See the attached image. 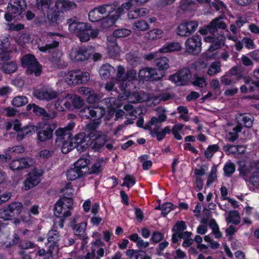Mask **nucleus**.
Wrapping results in <instances>:
<instances>
[{"instance_id": "7ed1b4c3", "label": "nucleus", "mask_w": 259, "mask_h": 259, "mask_svg": "<svg viewBox=\"0 0 259 259\" xmlns=\"http://www.w3.org/2000/svg\"><path fill=\"white\" fill-rule=\"evenodd\" d=\"M65 80L70 85L84 83L90 79L89 74L87 72H82L80 70H73L64 73Z\"/></svg>"}, {"instance_id": "b1692460", "label": "nucleus", "mask_w": 259, "mask_h": 259, "mask_svg": "<svg viewBox=\"0 0 259 259\" xmlns=\"http://www.w3.org/2000/svg\"><path fill=\"white\" fill-rule=\"evenodd\" d=\"M115 69L109 64L103 65L99 71L100 75L103 79H107L114 74Z\"/></svg>"}, {"instance_id": "052dcab7", "label": "nucleus", "mask_w": 259, "mask_h": 259, "mask_svg": "<svg viewBox=\"0 0 259 259\" xmlns=\"http://www.w3.org/2000/svg\"><path fill=\"white\" fill-rule=\"evenodd\" d=\"M148 156L147 155H142L140 157V161L143 162L142 167L143 169L148 170L152 165V162L151 160H147Z\"/></svg>"}, {"instance_id": "864d4df0", "label": "nucleus", "mask_w": 259, "mask_h": 259, "mask_svg": "<svg viewBox=\"0 0 259 259\" xmlns=\"http://www.w3.org/2000/svg\"><path fill=\"white\" fill-rule=\"evenodd\" d=\"M89 163L90 160L89 159L81 157L74 163V166L78 169L82 170V168H85Z\"/></svg>"}, {"instance_id": "72a5a7b5", "label": "nucleus", "mask_w": 259, "mask_h": 259, "mask_svg": "<svg viewBox=\"0 0 259 259\" xmlns=\"http://www.w3.org/2000/svg\"><path fill=\"white\" fill-rule=\"evenodd\" d=\"M100 124V122L98 121L90 122L85 126L84 130L86 132L89 133L88 136L91 137H92V134L95 135L97 133H99V132L97 131L96 129L98 128Z\"/></svg>"}, {"instance_id": "2f4dec72", "label": "nucleus", "mask_w": 259, "mask_h": 259, "mask_svg": "<svg viewBox=\"0 0 259 259\" xmlns=\"http://www.w3.org/2000/svg\"><path fill=\"white\" fill-rule=\"evenodd\" d=\"M154 64L158 68V70H166L169 67V60L165 57L156 58L154 60Z\"/></svg>"}, {"instance_id": "20e7f679", "label": "nucleus", "mask_w": 259, "mask_h": 259, "mask_svg": "<svg viewBox=\"0 0 259 259\" xmlns=\"http://www.w3.org/2000/svg\"><path fill=\"white\" fill-rule=\"evenodd\" d=\"M21 64L23 67L27 68V74H34L35 76H38L41 73V66L32 55H24L21 58Z\"/></svg>"}, {"instance_id": "5fc2aeb1", "label": "nucleus", "mask_w": 259, "mask_h": 259, "mask_svg": "<svg viewBox=\"0 0 259 259\" xmlns=\"http://www.w3.org/2000/svg\"><path fill=\"white\" fill-rule=\"evenodd\" d=\"M87 224L85 223H81L74 226L73 230L76 235L80 236L84 234Z\"/></svg>"}, {"instance_id": "aec40b11", "label": "nucleus", "mask_w": 259, "mask_h": 259, "mask_svg": "<svg viewBox=\"0 0 259 259\" xmlns=\"http://www.w3.org/2000/svg\"><path fill=\"white\" fill-rule=\"evenodd\" d=\"M150 98L151 95L143 91L134 92L128 96L130 102L135 103L148 101Z\"/></svg>"}, {"instance_id": "de8ad7c7", "label": "nucleus", "mask_w": 259, "mask_h": 259, "mask_svg": "<svg viewBox=\"0 0 259 259\" xmlns=\"http://www.w3.org/2000/svg\"><path fill=\"white\" fill-rule=\"evenodd\" d=\"M131 30L125 28L117 29L113 32V35L116 37H123L130 35Z\"/></svg>"}, {"instance_id": "6e6552de", "label": "nucleus", "mask_w": 259, "mask_h": 259, "mask_svg": "<svg viewBox=\"0 0 259 259\" xmlns=\"http://www.w3.org/2000/svg\"><path fill=\"white\" fill-rule=\"evenodd\" d=\"M42 174V171L40 169L34 168L31 171L28 173V177L24 181L23 190H28L36 186L40 182V177Z\"/></svg>"}, {"instance_id": "9b49d317", "label": "nucleus", "mask_w": 259, "mask_h": 259, "mask_svg": "<svg viewBox=\"0 0 259 259\" xmlns=\"http://www.w3.org/2000/svg\"><path fill=\"white\" fill-rule=\"evenodd\" d=\"M105 111L102 108L87 107L80 110L79 115L82 118L89 119L96 118L98 119L101 118L104 115Z\"/></svg>"}, {"instance_id": "bf43d9fd", "label": "nucleus", "mask_w": 259, "mask_h": 259, "mask_svg": "<svg viewBox=\"0 0 259 259\" xmlns=\"http://www.w3.org/2000/svg\"><path fill=\"white\" fill-rule=\"evenodd\" d=\"M48 243H57L59 241L58 233L56 230L50 231L48 233Z\"/></svg>"}, {"instance_id": "f3484780", "label": "nucleus", "mask_w": 259, "mask_h": 259, "mask_svg": "<svg viewBox=\"0 0 259 259\" xmlns=\"http://www.w3.org/2000/svg\"><path fill=\"white\" fill-rule=\"evenodd\" d=\"M37 130V127L34 125H27L22 127L21 124L17 120V140H22L25 136L32 135L35 131Z\"/></svg>"}, {"instance_id": "a19ab883", "label": "nucleus", "mask_w": 259, "mask_h": 259, "mask_svg": "<svg viewBox=\"0 0 259 259\" xmlns=\"http://www.w3.org/2000/svg\"><path fill=\"white\" fill-rule=\"evenodd\" d=\"M108 52L111 57H115L119 54L120 49L115 42H110L108 45Z\"/></svg>"}, {"instance_id": "338daca9", "label": "nucleus", "mask_w": 259, "mask_h": 259, "mask_svg": "<svg viewBox=\"0 0 259 259\" xmlns=\"http://www.w3.org/2000/svg\"><path fill=\"white\" fill-rule=\"evenodd\" d=\"M173 204L170 202L164 203L161 207L162 215L165 217L173 208Z\"/></svg>"}, {"instance_id": "473e14b6", "label": "nucleus", "mask_w": 259, "mask_h": 259, "mask_svg": "<svg viewBox=\"0 0 259 259\" xmlns=\"http://www.w3.org/2000/svg\"><path fill=\"white\" fill-rule=\"evenodd\" d=\"M101 14L99 6L96 7L89 13V19L90 21L95 22L101 20L103 17Z\"/></svg>"}, {"instance_id": "680f3d73", "label": "nucleus", "mask_w": 259, "mask_h": 259, "mask_svg": "<svg viewBox=\"0 0 259 259\" xmlns=\"http://www.w3.org/2000/svg\"><path fill=\"white\" fill-rule=\"evenodd\" d=\"M217 168L215 165H213L211 171L208 175L207 181V185L208 186L212 182H213L215 180L217 179Z\"/></svg>"}, {"instance_id": "f704fd0d", "label": "nucleus", "mask_w": 259, "mask_h": 259, "mask_svg": "<svg viewBox=\"0 0 259 259\" xmlns=\"http://www.w3.org/2000/svg\"><path fill=\"white\" fill-rule=\"evenodd\" d=\"M118 5L119 3L118 2H114L113 4L101 5L99 6V7L102 14L109 15L115 10Z\"/></svg>"}, {"instance_id": "4be33fe9", "label": "nucleus", "mask_w": 259, "mask_h": 259, "mask_svg": "<svg viewBox=\"0 0 259 259\" xmlns=\"http://www.w3.org/2000/svg\"><path fill=\"white\" fill-rule=\"evenodd\" d=\"M99 30L97 29H92L91 30L82 31L76 36L78 37L81 42H87L90 38H95L99 34Z\"/></svg>"}, {"instance_id": "f257e3e1", "label": "nucleus", "mask_w": 259, "mask_h": 259, "mask_svg": "<svg viewBox=\"0 0 259 259\" xmlns=\"http://www.w3.org/2000/svg\"><path fill=\"white\" fill-rule=\"evenodd\" d=\"M223 18L222 16H220L208 24V29L211 35L205 37L204 40L206 42L212 43L208 49L210 52L219 49L225 41V37L220 34L218 32V29L224 30L227 28L226 24L223 21Z\"/></svg>"}, {"instance_id": "0eeeda50", "label": "nucleus", "mask_w": 259, "mask_h": 259, "mask_svg": "<svg viewBox=\"0 0 259 259\" xmlns=\"http://www.w3.org/2000/svg\"><path fill=\"white\" fill-rule=\"evenodd\" d=\"M192 77L190 70L188 68L179 70L175 74L169 76V79L177 85H185L188 83Z\"/></svg>"}, {"instance_id": "cd10ccee", "label": "nucleus", "mask_w": 259, "mask_h": 259, "mask_svg": "<svg viewBox=\"0 0 259 259\" xmlns=\"http://www.w3.org/2000/svg\"><path fill=\"white\" fill-rule=\"evenodd\" d=\"M16 3V0H11L9 3L7 7L8 12L5 15L6 20L8 22L12 21L13 19L15 18V16L14 15L16 11V7L15 5Z\"/></svg>"}, {"instance_id": "603ef678", "label": "nucleus", "mask_w": 259, "mask_h": 259, "mask_svg": "<svg viewBox=\"0 0 259 259\" xmlns=\"http://www.w3.org/2000/svg\"><path fill=\"white\" fill-rule=\"evenodd\" d=\"M192 83L194 85L203 88L206 85V80L203 77H199L197 74H194L193 78Z\"/></svg>"}, {"instance_id": "09e8293b", "label": "nucleus", "mask_w": 259, "mask_h": 259, "mask_svg": "<svg viewBox=\"0 0 259 259\" xmlns=\"http://www.w3.org/2000/svg\"><path fill=\"white\" fill-rule=\"evenodd\" d=\"M125 74L124 68L121 65L118 66L117 69L116 80L119 81L126 80L127 78L126 77Z\"/></svg>"}, {"instance_id": "ea45409f", "label": "nucleus", "mask_w": 259, "mask_h": 259, "mask_svg": "<svg viewBox=\"0 0 259 259\" xmlns=\"http://www.w3.org/2000/svg\"><path fill=\"white\" fill-rule=\"evenodd\" d=\"M116 21L117 20L113 16L103 18L101 24V27L105 29L109 28L114 25Z\"/></svg>"}, {"instance_id": "2eb2a0df", "label": "nucleus", "mask_w": 259, "mask_h": 259, "mask_svg": "<svg viewBox=\"0 0 259 259\" xmlns=\"http://www.w3.org/2000/svg\"><path fill=\"white\" fill-rule=\"evenodd\" d=\"M254 120V117L250 113H237L235 115V121L237 125L244 126L246 128L252 127Z\"/></svg>"}, {"instance_id": "37998d69", "label": "nucleus", "mask_w": 259, "mask_h": 259, "mask_svg": "<svg viewBox=\"0 0 259 259\" xmlns=\"http://www.w3.org/2000/svg\"><path fill=\"white\" fill-rule=\"evenodd\" d=\"M221 63L214 62L211 64L208 68L207 73L209 76H213L221 72Z\"/></svg>"}, {"instance_id": "49530a36", "label": "nucleus", "mask_w": 259, "mask_h": 259, "mask_svg": "<svg viewBox=\"0 0 259 259\" xmlns=\"http://www.w3.org/2000/svg\"><path fill=\"white\" fill-rule=\"evenodd\" d=\"M69 98L74 108H80L83 106L84 101L80 97L76 95H71Z\"/></svg>"}, {"instance_id": "8fccbe9b", "label": "nucleus", "mask_w": 259, "mask_h": 259, "mask_svg": "<svg viewBox=\"0 0 259 259\" xmlns=\"http://www.w3.org/2000/svg\"><path fill=\"white\" fill-rule=\"evenodd\" d=\"M3 70L7 73H11L16 70V65L13 62L5 63L2 64Z\"/></svg>"}, {"instance_id": "bb28decb", "label": "nucleus", "mask_w": 259, "mask_h": 259, "mask_svg": "<svg viewBox=\"0 0 259 259\" xmlns=\"http://www.w3.org/2000/svg\"><path fill=\"white\" fill-rule=\"evenodd\" d=\"M149 12V10L146 8L137 9L128 13V17L130 19L133 20L144 17Z\"/></svg>"}, {"instance_id": "9d476101", "label": "nucleus", "mask_w": 259, "mask_h": 259, "mask_svg": "<svg viewBox=\"0 0 259 259\" xmlns=\"http://www.w3.org/2000/svg\"><path fill=\"white\" fill-rule=\"evenodd\" d=\"M91 53L87 47L82 46L72 49L70 54V58L74 62H83L90 57Z\"/></svg>"}, {"instance_id": "c9c22d12", "label": "nucleus", "mask_w": 259, "mask_h": 259, "mask_svg": "<svg viewBox=\"0 0 259 259\" xmlns=\"http://www.w3.org/2000/svg\"><path fill=\"white\" fill-rule=\"evenodd\" d=\"M163 31L158 28L152 29L145 34V37L150 40L159 39L162 36Z\"/></svg>"}, {"instance_id": "e433bc0d", "label": "nucleus", "mask_w": 259, "mask_h": 259, "mask_svg": "<svg viewBox=\"0 0 259 259\" xmlns=\"http://www.w3.org/2000/svg\"><path fill=\"white\" fill-rule=\"evenodd\" d=\"M149 28V25L147 22L142 19L135 21L132 26L133 30L139 31H145L148 30Z\"/></svg>"}, {"instance_id": "412c9836", "label": "nucleus", "mask_w": 259, "mask_h": 259, "mask_svg": "<svg viewBox=\"0 0 259 259\" xmlns=\"http://www.w3.org/2000/svg\"><path fill=\"white\" fill-rule=\"evenodd\" d=\"M35 132H37V139L41 142H45L52 139L53 137V130L50 126L41 130L37 127V130Z\"/></svg>"}, {"instance_id": "5701e85b", "label": "nucleus", "mask_w": 259, "mask_h": 259, "mask_svg": "<svg viewBox=\"0 0 259 259\" xmlns=\"http://www.w3.org/2000/svg\"><path fill=\"white\" fill-rule=\"evenodd\" d=\"M252 173L249 178V183L254 187L259 188V161L254 163Z\"/></svg>"}, {"instance_id": "e2e57ef3", "label": "nucleus", "mask_w": 259, "mask_h": 259, "mask_svg": "<svg viewBox=\"0 0 259 259\" xmlns=\"http://www.w3.org/2000/svg\"><path fill=\"white\" fill-rule=\"evenodd\" d=\"M183 126L184 125L181 124H178L173 126L171 132L176 139L181 140L182 139L179 132L182 130Z\"/></svg>"}, {"instance_id": "a18cd8bd", "label": "nucleus", "mask_w": 259, "mask_h": 259, "mask_svg": "<svg viewBox=\"0 0 259 259\" xmlns=\"http://www.w3.org/2000/svg\"><path fill=\"white\" fill-rule=\"evenodd\" d=\"M60 143L61 151L63 153L66 154L72 149L73 143L71 141V139L61 142Z\"/></svg>"}, {"instance_id": "0e129e2a", "label": "nucleus", "mask_w": 259, "mask_h": 259, "mask_svg": "<svg viewBox=\"0 0 259 259\" xmlns=\"http://www.w3.org/2000/svg\"><path fill=\"white\" fill-rule=\"evenodd\" d=\"M135 178L133 176L126 175L124 179V182L122 186H126L127 188H130L135 185Z\"/></svg>"}, {"instance_id": "39448f33", "label": "nucleus", "mask_w": 259, "mask_h": 259, "mask_svg": "<svg viewBox=\"0 0 259 259\" xmlns=\"http://www.w3.org/2000/svg\"><path fill=\"white\" fill-rule=\"evenodd\" d=\"M198 26L196 21L183 20L177 28V34L183 37L189 36L196 30Z\"/></svg>"}, {"instance_id": "1a4fd4ad", "label": "nucleus", "mask_w": 259, "mask_h": 259, "mask_svg": "<svg viewBox=\"0 0 259 259\" xmlns=\"http://www.w3.org/2000/svg\"><path fill=\"white\" fill-rule=\"evenodd\" d=\"M33 95L37 99L40 100L51 101L57 98L58 93L50 89L35 88L33 90Z\"/></svg>"}, {"instance_id": "f8f14e48", "label": "nucleus", "mask_w": 259, "mask_h": 259, "mask_svg": "<svg viewBox=\"0 0 259 259\" xmlns=\"http://www.w3.org/2000/svg\"><path fill=\"white\" fill-rule=\"evenodd\" d=\"M69 31L76 36L82 31L91 30V26L84 22H77L76 17L67 20Z\"/></svg>"}, {"instance_id": "13d9d810", "label": "nucleus", "mask_w": 259, "mask_h": 259, "mask_svg": "<svg viewBox=\"0 0 259 259\" xmlns=\"http://www.w3.org/2000/svg\"><path fill=\"white\" fill-rule=\"evenodd\" d=\"M186 229L185 223L183 221H178L172 228V231L178 233H181Z\"/></svg>"}, {"instance_id": "6e6d98bb", "label": "nucleus", "mask_w": 259, "mask_h": 259, "mask_svg": "<svg viewBox=\"0 0 259 259\" xmlns=\"http://www.w3.org/2000/svg\"><path fill=\"white\" fill-rule=\"evenodd\" d=\"M197 248L203 252L204 253H206V249L210 246L212 249H217L219 247L220 244H197Z\"/></svg>"}, {"instance_id": "ddd939ff", "label": "nucleus", "mask_w": 259, "mask_h": 259, "mask_svg": "<svg viewBox=\"0 0 259 259\" xmlns=\"http://www.w3.org/2000/svg\"><path fill=\"white\" fill-rule=\"evenodd\" d=\"M75 147L78 151L82 152L86 150L91 144L90 137L84 133H80L74 137Z\"/></svg>"}, {"instance_id": "423d86ee", "label": "nucleus", "mask_w": 259, "mask_h": 259, "mask_svg": "<svg viewBox=\"0 0 259 259\" xmlns=\"http://www.w3.org/2000/svg\"><path fill=\"white\" fill-rule=\"evenodd\" d=\"M164 73L155 68L145 67L139 72V77L141 80L146 81H156L161 79Z\"/></svg>"}, {"instance_id": "c03bdc74", "label": "nucleus", "mask_w": 259, "mask_h": 259, "mask_svg": "<svg viewBox=\"0 0 259 259\" xmlns=\"http://www.w3.org/2000/svg\"><path fill=\"white\" fill-rule=\"evenodd\" d=\"M61 192L63 193L62 198H72L73 189L70 183H67L64 187L61 189Z\"/></svg>"}, {"instance_id": "774afa93", "label": "nucleus", "mask_w": 259, "mask_h": 259, "mask_svg": "<svg viewBox=\"0 0 259 259\" xmlns=\"http://www.w3.org/2000/svg\"><path fill=\"white\" fill-rule=\"evenodd\" d=\"M243 70V67L241 65H236L232 67L229 71V74L231 76L239 75Z\"/></svg>"}, {"instance_id": "79ce46f5", "label": "nucleus", "mask_w": 259, "mask_h": 259, "mask_svg": "<svg viewBox=\"0 0 259 259\" xmlns=\"http://www.w3.org/2000/svg\"><path fill=\"white\" fill-rule=\"evenodd\" d=\"M227 221L235 225L238 224L240 222V217L238 212L236 210L229 211Z\"/></svg>"}, {"instance_id": "f03ea898", "label": "nucleus", "mask_w": 259, "mask_h": 259, "mask_svg": "<svg viewBox=\"0 0 259 259\" xmlns=\"http://www.w3.org/2000/svg\"><path fill=\"white\" fill-rule=\"evenodd\" d=\"M73 199L67 197L61 198L56 203L54 207V214L60 218L59 226L63 227L64 219L70 216V210L72 209Z\"/></svg>"}, {"instance_id": "c756f323", "label": "nucleus", "mask_w": 259, "mask_h": 259, "mask_svg": "<svg viewBox=\"0 0 259 259\" xmlns=\"http://www.w3.org/2000/svg\"><path fill=\"white\" fill-rule=\"evenodd\" d=\"M55 5L57 9L64 11H68L76 7V5L75 3L66 0H58Z\"/></svg>"}, {"instance_id": "69168bd1", "label": "nucleus", "mask_w": 259, "mask_h": 259, "mask_svg": "<svg viewBox=\"0 0 259 259\" xmlns=\"http://www.w3.org/2000/svg\"><path fill=\"white\" fill-rule=\"evenodd\" d=\"M150 134L152 137L156 136L157 140L160 141L163 139L165 135L161 130L159 131V127H156L150 132Z\"/></svg>"}, {"instance_id": "3c124183", "label": "nucleus", "mask_w": 259, "mask_h": 259, "mask_svg": "<svg viewBox=\"0 0 259 259\" xmlns=\"http://www.w3.org/2000/svg\"><path fill=\"white\" fill-rule=\"evenodd\" d=\"M219 150V146L217 145L209 146L204 152V155L207 158H210L213 154Z\"/></svg>"}, {"instance_id": "c85d7f7f", "label": "nucleus", "mask_w": 259, "mask_h": 259, "mask_svg": "<svg viewBox=\"0 0 259 259\" xmlns=\"http://www.w3.org/2000/svg\"><path fill=\"white\" fill-rule=\"evenodd\" d=\"M19 162V165L17 166V171L32 166L34 164V161L33 159L25 157L19 159H17Z\"/></svg>"}, {"instance_id": "7c9ffc66", "label": "nucleus", "mask_w": 259, "mask_h": 259, "mask_svg": "<svg viewBox=\"0 0 259 259\" xmlns=\"http://www.w3.org/2000/svg\"><path fill=\"white\" fill-rule=\"evenodd\" d=\"M84 172L74 166L73 168H70L66 172L67 179L68 180L73 181L83 176Z\"/></svg>"}, {"instance_id": "4468645a", "label": "nucleus", "mask_w": 259, "mask_h": 259, "mask_svg": "<svg viewBox=\"0 0 259 259\" xmlns=\"http://www.w3.org/2000/svg\"><path fill=\"white\" fill-rule=\"evenodd\" d=\"M201 38L198 35H195L187 39L185 42L186 51L194 53L200 51L201 47Z\"/></svg>"}, {"instance_id": "4c0bfd02", "label": "nucleus", "mask_w": 259, "mask_h": 259, "mask_svg": "<svg viewBox=\"0 0 259 259\" xmlns=\"http://www.w3.org/2000/svg\"><path fill=\"white\" fill-rule=\"evenodd\" d=\"M182 47L180 43L174 42L164 46L160 50V51L161 53H166L174 51H180Z\"/></svg>"}, {"instance_id": "393cba45", "label": "nucleus", "mask_w": 259, "mask_h": 259, "mask_svg": "<svg viewBox=\"0 0 259 259\" xmlns=\"http://www.w3.org/2000/svg\"><path fill=\"white\" fill-rule=\"evenodd\" d=\"M48 18L52 25L59 24L64 19V13L62 11H55L48 15Z\"/></svg>"}, {"instance_id": "6ab92c4d", "label": "nucleus", "mask_w": 259, "mask_h": 259, "mask_svg": "<svg viewBox=\"0 0 259 259\" xmlns=\"http://www.w3.org/2000/svg\"><path fill=\"white\" fill-rule=\"evenodd\" d=\"M31 109L36 115L42 116L46 119H53L56 116L55 112H53L52 114L48 113L44 108L39 107L35 104H29L27 106V110Z\"/></svg>"}, {"instance_id": "a878e982", "label": "nucleus", "mask_w": 259, "mask_h": 259, "mask_svg": "<svg viewBox=\"0 0 259 259\" xmlns=\"http://www.w3.org/2000/svg\"><path fill=\"white\" fill-rule=\"evenodd\" d=\"M52 61L60 68L66 67L68 65V63L64 60L62 57V54L59 52L53 53Z\"/></svg>"}, {"instance_id": "58836bf2", "label": "nucleus", "mask_w": 259, "mask_h": 259, "mask_svg": "<svg viewBox=\"0 0 259 259\" xmlns=\"http://www.w3.org/2000/svg\"><path fill=\"white\" fill-rule=\"evenodd\" d=\"M242 127L240 125H236L233 128V132H230L226 135V139L229 142H233L239 138L238 133L241 132Z\"/></svg>"}, {"instance_id": "4d7b16f0", "label": "nucleus", "mask_w": 259, "mask_h": 259, "mask_svg": "<svg viewBox=\"0 0 259 259\" xmlns=\"http://www.w3.org/2000/svg\"><path fill=\"white\" fill-rule=\"evenodd\" d=\"M235 170V164L233 163L229 162L226 164L224 167L225 175L227 177H230L233 174Z\"/></svg>"}, {"instance_id": "dca6fc26", "label": "nucleus", "mask_w": 259, "mask_h": 259, "mask_svg": "<svg viewBox=\"0 0 259 259\" xmlns=\"http://www.w3.org/2000/svg\"><path fill=\"white\" fill-rule=\"evenodd\" d=\"M16 209V203L15 202L8 205L7 207L0 209V219L5 221H9L12 219L15 215Z\"/></svg>"}, {"instance_id": "a211bd4d", "label": "nucleus", "mask_w": 259, "mask_h": 259, "mask_svg": "<svg viewBox=\"0 0 259 259\" xmlns=\"http://www.w3.org/2000/svg\"><path fill=\"white\" fill-rule=\"evenodd\" d=\"M55 134L56 137L55 139L56 148L61 146V142L71 139L72 136L71 132H69L68 131L62 127L57 128L55 132Z\"/></svg>"}]
</instances>
